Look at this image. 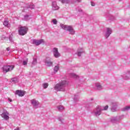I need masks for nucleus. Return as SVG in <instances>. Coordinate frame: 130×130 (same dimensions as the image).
I'll use <instances>...</instances> for the list:
<instances>
[{"instance_id":"obj_1","label":"nucleus","mask_w":130,"mask_h":130,"mask_svg":"<svg viewBox=\"0 0 130 130\" xmlns=\"http://www.w3.org/2000/svg\"><path fill=\"white\" fill-rule=\"evenodd\" d=\"M68 82L64 80L62 81L61 82L56 84L54 87V89L56 91H63L65 90L66 87L68 86Z\"/></svg>"},{"instance_id":"obj_2","label":"nucleus","mask_w":130,"mask_h":130,"mask_svg":"<svg viewBox=\"0 0 130 130\" xmlns=\"http://www.w3.org/2000/svg\"><path fill=\"white\" fill-rule=\"evenodd\" d=\"M60 26L62 29H63V30L68 31V32H69V34H71V35H75V30L74 29L73 26L64 25L63 24H60Z\"/></svg>"},{"instance_id":"obj_3","label":"nucleus","mask_w":130,"mask_h":130,"mask_svg":"<svg viewBox=\"0 0 130 130\" xmlns=\"http://www.w3.org/2000/svg\"><path fill=\"white\" fill-rule=\"evenodd\" d=\"M14 68L15 66L14 65H5L3 67V70L4 73H8V72H11V71H13Z\"/></svg>"},{"instance_id":"obj_4","label":"nucleus","mask_w":130,"mask_h":130,"mask_svg":"<svg viewBox=\"0 0 130 130\" xmlns=\"http://www.w3.org/2000/svg\"><path fill=\"white\" fill-rule=\"evenodd\" d=\"M28 31V28L25 26H21L19 27L18 30V32L19 35L21 36H24L25 34H27V31Z\"/></svg>"},{"instance_id":"obj_5","label":"nucleus","mask_w":130,"mask_h":130,"mask_svg":"<svg viewBox=\"0 0 130 130\" xmlns=\"http://www.w3.org/2000/svg\"><path fill=\"white\" fill-rule=\"evenodd\" d=\"M102 111V107L98 106L97 108L93 111V113L95 116H99L101 115V112Z\"/></svg>"},{"instance_id":"obj_6","label":"nucleus","mask_w":130,"mask_h":130,"mask_svg":"<svg viewBox=\"0 0 130 130\" xmlns=\"http://www.w3.org/2000/svg\"><path fill=\"white\" fill-rule=\"evenodd\" d=\"M30 102H31V105H32L34 108L36 109V108H38V107H39V102H38L36 100L32 99V100H30Z\"/></svg>"},{"instance_id":"obj_7","label":"nucleus","mask_w":130,"mask_h":130,"mask_svg":"<svg viewBox=\"0 0 130 130\" xmlns=\"http://www.w3.org/2000/svg\"><path fill=\"white\" fill-rule=\"evenodd\" d=\"M53 54L54 57L56 58H58L60 56V54L58 52V50L57 48H54L53 49Z\"/></svg>"},{"instance_id":"obj_8","label":"nucleus","mask_w":130,"mask_h":130,"mask_svg":"<svg viewBox=\"0 0 130 130\" xmlns=\"http://www.w3.org/2000/svg\"><path fill=\"white\" fill-rule=\"evenodd\" d=\"M111 111L115 112L117 109V103L116 102H112L111 103Z\"/></svg>"},{"instance_id":"obj_9","label":"nucleus","mask_w":130,"mask_h":130,"mask_svg":"<svg viewBox=\"0 0 130 130\" xmlns=\"http://www.w3.org/2000/svg\"><path fill=\"white\" fill-rule=\"evenodd\" d=\"M52 9L53 11H57L59 9V7L57 6V3L55 1L52 2Z\"/></svg>"},{"instance_id":"obj_10","label":"nucleus","mask_w":130,"mask_h":130,"mask_svg":"<svg viewBox=\"0 0 130 130\" xmlns=\"http://www.w3.org/2000/svg\"><path fill=\"white\" fill-rule=\"evenodd\" d=\"M112 33V29L111 28L108 27L107 28V30L105 32V36L106 38H108L110 36V35Z\"/></svg>"},{"instance_id":"obj_11","label":"nucleus","mask_w":130,"mask_h":130,"mask_svg":"<svg viewBox=\"0 0 130 130\" xmlns=\"http://www.w3.org/2000/svg\"><path fill=\"white\" fill-rule=\"evenodd\" d=\"M44 42L43 40H37L35 39H34L32 40V44H35V45H37V46H38V45H40L41 43Z\"/></svg>"},{"instance_id":"obj_12","label":"nucleus","mask_w":130,"mask_h":130,"mask_svg":"<svg viewBox=\"0 0 130 130\" xmlns=\"http://www.w3.org/2000/svg\"><path fill=\"white\" fill-rule=\"evenodd\" d=\"M25 91L17 90L15 92V94L18 95L19 97H23L25 95Z\"/></svg>"},{"instance_id":"obj_13","label":"nucleus","mask_w":130,"mask_h":130,"mask_svg":"<svg viewBox=\"0 0 130 130\" xmlns=\"http://www.w3.org/2000/svg\"><path fill=\"white\" fill-rule=\"evenodd\" d=\"M2 117L5 119V120H8L10 117H9V112L8 111H5L1 115Z\"/></svg>"},{"instance_id":"obj_14","label":"nucleus","mask_w":130,"mask_h":130,"mask_svg":"<svg viewBox=\"0 0 130 130\" xmlns=\"http://www.w3.org/2000/svg\"><path fill=\"white\" fill-rule=\"evenodd\" d=\"M70 76L71 78H74V79H79L80 81H81V78H83V77H79V76L75 74V73H70Z\"/></svg>"},{"instance_id":"obj_15","label":"nucleus","mask_w":130,"mask_h":130,"mask_svg":"<svg viewBox=\"0 0 130 130\" xmlns=\"http://www.w3.org/2000/svg\"><path fill=\"white\" fill-rule=\"evenodd\" d=\"M45 62L46 66H47V67H51V65L52 64V62L50 61V60L49 59H46Z\"/></svg>"},{"instance_id":"obj_16","label":"nucleus","mask_w":130,"mask_h":130,"mask_svg":"<svg viewBox=\"0 0 130 130\" xmlns=\"http://www.w3.org/2000/svg\"><path fill=\"white\" fill-rule=\"evenodd\" d=\"M111 121L113 123H116L118 122V121H119V119H118L117 117H112L111 118Z\"/></svg>"},{"instance_id":"obj_17","label":"nucleus","mask_w":130,"mask_h":130,"mask_svg":"<svg viewBox=\"0 0 130 130\" xmlns=\"http://www.w3.org/2000/svg\"><path fill=\"white\" fill-rule=\"evenodd\" d=\"M95 87L97 90H102L103 89V87L100 84V83H97L95 84Z\"/></svg>"},{"instance_id":"obj_18","label":"nucleus","mask_w":130,"mask_h":130,"mask_svg":"<svg viewBox=\"0 0 130 130\" xmlns=\"http://www.w3.org/2000/svg\"><path fill=\"white\" fill-rule=\"evenodd\" d=\"M11 82L14 84H16V83H19V79L18 78L15 77L11 79Z\"/></svg>"},{"instance_id":"obj_19","label":"nucleus","mask_w":130,"mask_h":130,"mask_svg":"<svg viewBox=\"0 0 130 130\" xmlns=\"http://www.w3.org/2000/svg\"><path fill=\"white\" fill-rule=\"evenodd\" d=\"M57 109L58 111H62L64 110V107L62 105H59L57 106Z\"/></svg>"},{"instance_id":"obj_20","label":"nucleus","mask_w":130,"mask_h":130,"mask_svg":"<svg viewBox=\"0 0 130 130\" xmlns=\"http://www.w3.org/2000/svg\"><path fill=\"white\" fill-rule=\"evenodd\" d=\"M59 2L61 3V4H65L66 5H68L71 3V0H59Z\"/></svg>"},{"instance_id":"obj_21","label":"nucleus","mask_w":130,"mask_h":130,"mask_svg":"<svg viewBox=\"0 0 130 130\" xmlns=\"http://www.w3.org/2000/svg\"><path fill=\"white\" fill-rule=\"evenodd\" d=\"M84 50H83L82 49H81L80 50H78L77 51V55L78 56H81L82 53H84Z\"/></svg>"},{"instance_id":"obj_22","label":"nucleus","mask_w":130,"mask_h":130,"mask_svg":"<svg viewBox=\"0 0 130 130\" xmlns=\"http://www.w3.org/2000/svg\"><path fill=\"white\" fill-rule=\"evenodd\" d=\"M58 70H59V66L58 65L55 66L54 68V73L55 74L58 72Z\"/></svg>"},{"instance_id":"obj_23","label":"nucleus","mask_w":130,"mask_h":130,"mask_svg":"<svg viewBox=\"0 0 130 130\" xmlns=\"http://www.w3.org/2000/svg\"><path fill=\"white\" fill-rule=\"evenodd\" d=\"M35 8V6H34L33 4H30L29 5H28V6L27 7V9H31V10Z\"/></svg>"},{"instance_id":"obj_24","label":"nucleus","mask_w":130,"mask_h":130,"mask_svg":"<svg viewBox=\"0 0 130 130\" xmlns=\"http://www.w3.org/2000/svg\"><path fill=\"white\" fill-rule=\"evenodd\" d=\"M27 63H28V58H26L25 60L22 61L23 66H27Z\"/></svg>"},{"instance_id":"obj_25","label":"nucleus","mask_w":130,"mask_h":130,"mask_svg":"<svg viewBox=\"0 0 130 130\" xmlns=\"http://www.w3.org/2000/svg\"><path fill=\"white\" fill-rule=\"evenodd\" d=\"M130 107L129 106H126L122 109V111H127V110H129Z\"/></svg>"},{"instance_id":"obj_26","label":"nucleus","mask_w":130,"mask_h":130,"mask_svg":"<svg viewBox=\"0 0 130 130\" xmlns=\"http://www.w3.org/2000/svg\"><path fill=\"white\" fill-rule=\"evenodd\" d=\"M3 24L4 25V26H8L9 25V21L7 20H5L4 22H3Z\"/></svg>"},{"instance_id":"obj_27","label":"nucleus","mask_w":130,"mask_h":130,"mask_svg":"<svg viewBox=\"0 0 130 130\" xmlns=\"http://www.w3.org/2000/svg\"><path fill=\"white\" fill-rule=\"evenodd\" d=\"M48 87V83H44L43 84V87L44 89H46Z\"/></svg>"},{"instance_id":"obj_28","label":"nucleus","mask_w":130,"mask_h":130,"mask_svg":"<svg viewBox=\"0 0 130 130\" xmlns=\"http://www.w3.org/2000/svg\"><path fill=\"white\" fill-rule=\"evenodd\" d=\"M32 64H37V59L34 58L32 62Z\"/></svg>"},{"instance_id":"obj_29","label":"nucleus","mask_w":130,"mask_h":130,"mask_svg":"<svg viewBox=\"0 0 130 130\" xmlns=\"http://www.w3.org/2000/svg\"><path fill=\"white\" fill-rule=\"evenodd\" d=\"M102 111H103V110H107V109H108V105H107L105 107H102Z\"/></svg>"},{"instance_id":"obj_30","label":"nucleus","mask_w":130,"mask_h":130,"mask_svg":"<svg viewBox=\"0 0 130 130\" xmlns=\"http://www.w3.org/2000/svg\"><path fill=\"white\" fill-rule=\"evenodd\" d=\"M24 20L25 21H28V20H29V15H25Z\"/></svg>"},{"instance_id":"obj_31","label":"nucleus","mask_w":130,"mask_h":130,"mask_svg":"<svg viewBox=\"0 0 130 130\" xmlns=\"http://www.w3.org/2000/svg\"><path fill=\"white\" fill-rule=\"evenodd\" d=\"M9 40L10 42H11V43H13L14 42V40H13V38H12V36H9Z\"/></svg>"},{"instance_id":"obj_32","label":"nucleus","mask_w":130,"mask_h":130,"mask_svg":"<svg viewBox=\"0 0 130 130\" xmlns=\"http://www.w3.org/2000/svg\"><path fill=\"white\" fill-rule=\"evenodd\" d=\"M52 22L54 25H56V24H57V21L55 19H53Z\"/></svg>"},{"instance_id":"obj_33","label":"nucleus","mask_w":130,"mask_h":130,"mask_svg":"<svg viewBox=\"0 0 130 130\" xmlns=\"http://www.w3.org/2000/svg\"><path fill=\"white\" fill-rule=\"evenodd\" d=\"M124 79L126 80H129V76H125L124 77Z\"/></svg>"},{"instance_id":"obj_34","label":"nucleus","mask_w":130,"mask_h":130,"mask_svg":"<svg viewBox=\"0 0 130 130\" xmlns=\"http://www.w3.org/2000/svg\"><path fill=\"white\" fill-rule=\"evenodd\" d=\"M91 5L92 7H95V3L94 2H91Z\"/></svg>"},{"instance_id":"obj_35","label":"nucleus","mask_w":130,"mask_h":130,"mask_svg":"<svg viewBox=\"0 0 130 130\" xmlns=\"http://www.w3.org/2000/svg\"><path fill=\"white\" fill-rule=\"evenodd\" d=\"M58 120L59 121H61V122H62V119H61V117L58 118Z\"/></svg>"},{"instance_id":"obj_36","label":"nucleus","mask_w":130,"mask_h":130,"mask_svg":"<svg viewBox=\"0 0 130 130\" xmlns=\"http://www.w3.org/2000/svg\"><path fill=\"white\" fill-rule=\"evenodd\" d=\"M78 99V97L75 96V98H74V100H75V101H77V100Z\"/></svg>"},{"instance_id":"obj_37","label":"nucleus","mask_w":130,"mask_h":130,"mask_svg":"<svg viewBox=\"0 0 130 130\" xmlns=\"http://www.w3.org/2000/svg\"><path fill=\"white\" fill-rule=\"evenodd\" d=\"M2 39H7V40L8 41V38L3 37Z\"/></svg>"},{"instance_id":"obj_38","label":"nucleus","mask_w":130,"mask_h":130,"mask_svg":"<svg viewBox=\"0 0 130 130\" xmlns=\"http://www.w3.org/2000/svg\"><path fill=\"white\" fill-rule=\"evenodd\" d=\"M7 51H10V47L7 48Z\"/></svg>"},{"instance_id":"obj_39","label":"nucleus","mask_w":130,"mask_h":130,"mask_svg":"<svg viewBox=\"0 0 130 130\" xmlns=\"http://www.w3.org/2000/svg\"><path fill=\"white\" fill-rule=\"evenodd\" d=\"M14 130H20V128L19 127H17V128L14 129Z\"/></svg>"},{"instance_id":"obj_40","label":"nucleus","mask_w":130,"mask_h":130,"mask_svg":"<svg viewBox=\"0 0 130 130\" xmlns=\"http://www.w3.org/2000/svg\"><path fill=\"white\" fill-rule=\"evenodd\" d=\"M77 2H78V3H80V2L82 1V0H76Z\"/></svg>"},{"instance_id":"obj_41","label":"nucleus","mask_w":130,"mask_h":130,"mask_svg":"<svg viewBox=\"0 0 130 130\" xmlns=\"http://www.w3.org/2000/svg\"><path fill=\"white\" fill-rule=\"evenodd\" d=\"M127 74H128V75H130V71H128V72H127Z\"/></svg>"},{"instance_id":"obj_42","label":"nucleus","mask_w":130,"mask_h":130,"mask_svg":"<svg viewBox=\"0 0 130 130\" xmlns=\"http://www.w3.org/2000/svg\"><path fill=\"white\" fill-rule=\"evenodd\" d=\"M9 101H10V102H12V100H10L9 99Z\"/></svg>"},{"instance_id":"obj_43","label":"nucleus","mask_w":130,"mask_h":130,"mask_svg":"<svg viewBox=\"0 0 130 130\" xmlns=\"http://www.w3.org/2000/svg\"><path fill=\"white\" fill-rule=\"evenodd\" d=\"M79 12H82V10H79Z\"/></svg>"},{"instance_id":"obj_44","label":"nucleus","mask_w":130,"mask_h":130,"mask_svg":"<svg viewBox=\"0 0 130 130\" xmlns=\"http://www.w3.org/2000/svg\"><path fill=\"white\" fill-rule=\"evenodd\" d=\"M119 1V2H121V1H122V0H118Z\"/></svg>"},{"instance_id":"obj_45","label":"nucleus","mask_w":130,"mask_h":130,"mask_svg":"<svg viewBox=\"0 0 130 130\" xmlns=\"http://www.w3.org/2000/svg\"><path fill=\"white\" fill-rule=\"evenodd\" d=\"M112 18H114V17L112 16Z\"/></svg>"}]
</instances>
